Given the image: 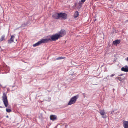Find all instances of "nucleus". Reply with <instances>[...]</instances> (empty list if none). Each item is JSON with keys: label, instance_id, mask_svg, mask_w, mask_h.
I'll use <instances>...</instances> for the list:
<instances>
[{"label": "nucleus", "instance_id": "nucleus-17", "mask_svg": "<svg viewBox=\"0 0 128 128\" xmlns=\"http://www.w3.org/2000/svg\"><path fill=\"white\" fill-rule=\"evenodd\" d=\"M116 79L118 80H119L121 81L122 80L121 78V77H116Z\"/></svg>", "mask_w": 128, "mask_h": 128}, {"label": "nucleus", "instance_id": "nucleus-16", "mask_svg": "<svg viewBox=\"0 0 128 128\" xmlns=\"http://www.w3.org/2000/svg\"><path fill=\"white\" fill-rule=\"evenodd\" d=\"M5 36H3L1 37V38L0 40L2 41L4 40Z\"/></svg>", "mask_w": 128, "mask_h": 128}, {"label": "nucleus", "instance_id": "nucleus-1", "mask_svg": "<svg viewBox=\"0 0 128 128\" xmlns=\"http://www.w3.org/2000/svg\"><path fill=\"white\" fill-rule=\"evenodd\" d=\"M50 38L42 40L37 43L34 44L33 46L34 47H36L39 46L42 43H46L50 42L55 41L60 38L58 34L53 35L50 36Z\"/></svg>", "mask_w": 128, "mask_h": 128}, {"label": "nucleus", "instance_id": "nucleus-13", "mask_svg": "<svg viewBox=\"0 0 128 128\" xmlns=\"http://www.w3.org/2000/svg\"><path fill=\"white\" fill-rule=\"evenodd\" d=\"M79 15L78 12V11H76L74 13V18H77Z\"/></svg>", "mask_w": 128, "mask_h": 128}, {"label": "nucleus", "instance_id": "nucleus-20", "mask_svg": "<svg viewBox=\"0 0 128 128\" xmlns=\"http://www.w3.org/2000/svg\"><path fill=\"white\" fill-rule=\"evenodd\" d=\"M0 108H3V107H2L1 106H0Z\"/></svg>", "mask_w": 128, "mask_h": 128}, {"label": "nucleus", "instance_id": "nucleus-10", "mask_svg": "<svg viewBox=\"0 0 128 128\" xmlns=\"http://www.w3.org/2000/svg\"><path fill=\"white\" fill-rule=\"evenodd\" d=\"M59 14L55 13L52 16L56 19H59Z\"/></svg>", "mask_w": 128, "mask_h": 128}, {"label": "nucleus", "instance_id": "nucleus-3", "mask_svg": "<svg viewBox=\"0 0 128 128\" xmlns=\"http://www.w3.org/2000/svg\"><path fill=\"white\" fill-rule=\"evenodd\" d=\"M79 96V95H77L72 98L68 103V105H70L75 103Z\"/></svg>", "mask_w": 128, "mask_h": 128}, {"label": "nucleus", "instance_id": "nucleus-2", "mask_svg": "<svg viewBox=\"0 0 128 128\" xmlns=\"http://www.w3.org/2000/svg\"><path fill=\"white\" fill-rule=\"evenodd\" d=\"M2 98V101L5 106L6 107H7L8 105V103L6 94L5 93H3Z\"/></svg>", "mask_w": 128, "mask_h": 128}, {"label": "nucleus", "instance_id": "nucleus-18", "mask_svg": "<svg viewBox=\"0 0 128 128\" xmlns=\"http://www.w3.org/2000/svg\"><path fill=\"white\" fill-rule=\"evenodd\" d=\"M86 1V0H81V2L83 3H84Z\"/></svg>", "mask_w": 128, "mask_h": 128}, {"label": "nucleus", "instance_id": "nucleus-6", "mask_svg": "<svg viewBox=\"0 0 128 128\" xmlns=\"http://www.w3.org/2000/svg\"><path fill=\"white\" fill-rule=\"evenodd\" d=\"M99 112L100 113L101 115L102 116V118H106V116H104L105 114V112L104 110H100Z\"/></svg>", "mask_w": 128, "mask_h": 128}, {"label": "nucleus", "instance_id": "nucleus-15", "mask_svg": "<svg viewBox=\"0 0 128 128\" xmlns=\"http://www.w3.org/2000/svg\"><path fill=\"white\" fill-rule=\"evenodd\" d=\"M6 112L8 113H10L12 112V110L10 109H8L6 108Z\"/></svg>", "mask_w": 128, "mask_h": 128}, {"label": "nucleus", "instance_id": "nucleus-11", "mask_svg": "<svg viewBox=\"0 0 128 128\" xmlns=\"http://www.w3.org/2000/svg\"><path fill=\"white\" fill-rule=\"evenodd\" d=\"M15 38V37L14 36H11V38L10 40H9L8 41V43L9 44H10L14 42V40Z\"/></svg>", "mask_w": 128, "mask_h": 128}, {"label": "nucleus", "instance_id": "nucleus-23", "mask_svg": "<svg viewBox=\"0 0 128 128\" xmlns=\"http://www.w3.org/2000/svg\"><path fill=\"white\" fill-rule=\"evenodd\" d=\"M8 108H10V107H8Z\"/></svg>", "mask_w": 128, "mask_h": 128}, {"label": "nucleus", "instance_id": "nucleus-14", "mask_svg": "<svg viewBox=\"0 0 128 128\" xmlns=\"http://www.w3.org/2000/svg\"><path fill=\"white\" fill-rule=\"evenodd\" d=\"M66 58L65 57H59L58 58H57L56 59V60H59L62 59H64Z\"/></svg>", "mask_w": 128, "mask_h": 128}, {"label": "nucleus", "instance_id": "nucleus-4", "mask_svg": "<svg viewBox=\"0 0 128 128\" xmlns=\"http://www.w3.org/2000/svg\"><path fill=\"white\" fill-rule=\"evenodd\" d=\"M59 18H62V19L65 20L67 18V15L65 13L59 14Z\"/></svg>", "mask_w": 128, "mask_h": 128}, {"label": "nucleus", "instance_id": "nucleus-9", "mask_svg": "<svg viewBox=\"0 0 128 128\" xmlns=\"http://www.w3.org/2000/svg\"><path fill=\"white\" fill-rule=\"evenodd\" d=\"M122 71L124 72H128V66H127L122 67Z\"/></svg>", "mask_w": 128, "mask_h": 128}, {"label": "nucleus", "instance_id": "nucleus-7", "mask_svg": "<svg viewBox=\"0 0 128 128\" xmlns=\"http://www.w3.org/2000/svg\"><path fill=\"white\" fill-rule=\"evenodd\" d=\"M50 119L51 120L54 121L57 120V117L55 115H51L50 116Z\"/></svg>", "mask_w": 128, "mask_h": 128}, {"label": "nucleus", "instance_id": "nucleus-21", "mask_svg": "<svg viewBox=\"0 0 128 128\" xmlns=\"http://www.w3.org/2000/svg\"><path fill=\"white\" fill-rule=\"evenodd\" d=\"M6 118H8V116H6Z\"/></svg>", "mask_w": 128, "mask_h": 128}, {"label": "nucleus", "instance_id": "nucleus-5", "mask_svg": "<svg viewBox=\"0 0 128 128\" xmlns=\"http://www.w3.org/2000/svg\"><path fill=\"white\" fill-rule=\"evenodd\" d=\"M58 34L60 38L62 37V36L65 35L66 32L64 30H62L59 32V34Z\"/></svg>", "mask_w": 128, "mask_h": 128}, {"label": "nucleus", "instance_id": "nucleus-22", "mask_svg": "<svg viewBox=\"0 0 128 128\" xmlns=\"http://www.w3.org/2000/svg\"><path fill=\"white\" fill-rule=\"evenodd\" d=\"M127 60L128 61V57L127 58Z\"/></svg>", "mask_w": 128, "mask_h": 128}, {"label": "nucleus", "instance_id": "nucleus-19", "mask_svg": "<svg viewBox=\"0 0 128 128\" xmlns=\"http://www.w3.org/2000/svg\"><path fill=\"white\" fill-rule=\"evenodd\" d=\"M114 75H115L114 74H112L110 76V77L112 78V77H113V76H114Z\"/></svg>", "mask_w": 128, "mask_h": 128}, {"label": "nucleus", "instance_id": "nucleus-12", "mask_svg": "<svg viewBox=\"0 0 128 128\" xmlns=\"http://www.w3.org/2000/svg\"><path fill=\"white\" fill-rule=\"evenodd\" d=\"M120 42V40H116L113 41V44L115 45H117L119 44Z\"/></svg>", "mask_w": 128, "mask_h": 128}, {"label": "nucleus", "instance_id": "nucleus-8", "mask_svg": "<svg viewBox=\"0 0 128 128\" xmlns=\"http://www.w3.org/2000/svg\"><path fill=\"white\" fill-rule=\"evenodd\" d=\"M123 126L124 128H128V122L123 121Z\"/></svg>", "mask_w": 128, "mask_h": 128}]
</instances>
